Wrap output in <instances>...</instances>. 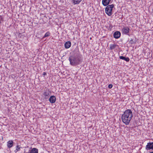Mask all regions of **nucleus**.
Returning <instances> with one entry per match:
<instances>
[{
	"instance_id": "13",
	"label": "nucleus",
	"mask_w": 153,
	"mask_h": 153,
	"mask_svg": "<svg viewBox=\"0 0 153 153\" xmlns=\"http://www.w3.org/2000/svg\"><path fill=\"white\" fill-rule=\"evenodd\" d=\"M119 58L120 59L123 60L127 62H128L130 60V59L128 57L121 56H119Z\"/></svg>"
},
{
	"instance_id": "20",
	"label": "nucleus",
	"mask_w": 153,
	"mask_h": 153,
	"mask_svg": "<svg viewBox=\"0 0 153 153\" xmlns=\"http://www.w3.org/2000/svg\"><path fill=\"white\" fill-rule=\"evenodd\" d=\"M46 74H47L45 72H44L42 74V75L44 76L46 75Z\"/></svg>"
},
{
	"instance_id": "2",
	"label": "nucleus",
	"mask_w": 153,
	"mask_h": 153,
	"mask_svg": "<svg viewBox=\"0 0 153 153\" xmlns=\"http://www.w3.org/2000/svg\"><path fill=\"white\" fill-rule=\"evenodd\" d=\"M133 117V113L131 109L126 110L122 114L121 117L122 122L126 125L129 124Z\"/></svg>"
},
{
	"instance_id": "4",
	"label": "nucleus",
	"mask_w": 153,
	"mask_h": 153,
	"mask_svg": "<svg viewBox=\"0 0 153 153\" xmlns=\"http://www.w3.org/2000/svg\"><path fill=\"white\" fill-rule=\"evenodd\" d=\"M51 94V92L48 88L44 90L43 93V95L45 99H47Z\"/></svg>"
},
{
	"instance_id": "12",
	"label": "nucleus",
	"mask_w": 153,
	"mask_h": 153,
	"mask_svg": "<svg viewBox=\"0 0 153 153\" xmlns=\"http://www.w3.org/2000/svg\"><path fill=\"white\" fill-rule=\"evenodd\" d=\"M71 42L70 41H68L65 43V47L66 48L68 49L71 47Z\"/></svg>"
},
{
	"instance_id": "16",
	"label": "nucleus",
	"mask_w": 153,
	"mask_h": 153,
	"mask_svg": "<svg viewBox=\"0 0 153 153\" xmlns=\"http://www.w3.org/2000/svg\"><path fill=\"white\" fill-rule=\"evenodd\" d=\"M22 148L21 146L19 145H17L16 147V149L14 151V152H17L19 151L20 150V149Z\"/></svg>"
},
{
	"instance_id": "3",
	"label": "nucleus",
	"mask_w": 153,
	"mask_h": 153,
	"mask_svg": "<svg viewBox=\"0 0 153 153\" xmlns=\"http://www.w3.org/2000/svg\"><path fill=\"white\" fill-rule=\"evenodd\" d=\"M107 6L105 10V13L108 16H111L112 14V11L113 8L114 7V5L112 4Z\"/></svg>"
},
{
	"instance_id": "19",
	"label": "nucleus",
	"mask_w": 153,
	"mask_h": 153,
	"mask_svg": "<svg viewBox=\"0 0 153 153\" xmlns=\"http://www.w3.org/2000/svg\"><path fill=\"white\" fill-rule=\"evenodd\" d=\"M112 87L113 85L111 84H109L108 86V87L109 88H111Z\"/></svg>"
},
{
	"instance_id": "17",
	"label": "nucleus",
	"mask_w": 153,
	"mask_h": 153,
	"mask_svg": "<svg viewBox=\"0 0 153 153\" xmlns=\"http://www.w3.org/2000/svg\"><path fill=\"white\" fill-rule=\"evenodd\" d=\"M50 33L48 31L47 32L43 37V38H44L46 37L49 36L50 35Z\"/></svg>"
},
{
	"instance_id": "15",
	"label": "nucleus",
	"mask_w": 153,
	"mask_h": 153,
	"mask_svg": "<svg viewBox=\"0 0 153 153\" xmlns=\"http://www.w3.org/2000/svg\"><path fill=\"white\" fill-rule=\"evenodd\" d=\"M117 45L115 44L110 45H109L110 49L111 50H112L116 48Z\"/></svg>"
},
{
	"instance_id": "10",
	"label": "nucleus",
	"mask_w": 153,
	"mask_h": 153,
	"mask_svg": "<svg viewBox=\"0 0 153 153\" xmlns=\"http://www.w3.org/2000/svg\"><path fill=\"white\" fill-rule=\"evenodd\" d=\"M26 153H38V151L37 149L34 148L31 150H29L28 152Z\"/></svg>"
},
{
	"instance_id": "9",
	"label": "nucleus",
	"mask_w": 153,
	"mask_h": 153,
	"mask_svg": "<svg viewBox=\"0 0 153 153\" xmlns=\"http://www.w3.org/2000/svg\"><path fill=\"white\" fill-rule=\"evenodd\" d=\"M49 101L50 102L52 103L55 102L56 101V98L54 96H51L49 99Z\"/></svg>"
},
{
	"instance_id": "18",
	"label": "nucleus",
	"mask_w": 153,
	"mask_h": 153,
	"mask_svg": "<svg viewBox=\"0 0 153 153\" xmlns=\"http://www.w3.org/2000/svg\"><path fill=\"white\" fill-rule=\"evenodd\" d=\"M129 43L131 44H133L135 43V42H134L132 39H131L129 41Z\"/></svg>"
},
{
	"instance_id": "5",
	"label": "nucleus",
	"mask_w": 153,
	"mask_h": 153,
	"mask_svg": "<svg viewBox=\"0 0 153 153\" xmlns=\"http://www.w3.org/2000/svg\"><path fill=\"white\" fill-rule=\"evenodd\" d=\"M130 29L127 26H124L122 29V31L123 34L128 35Z\"/></svg>"
},
{
	"instance_id": "7",
	"label": "nucleus",
	"mask_w": 153,
	"mask_h": 153,
	"mask_svg": "<svg viewBox=\"0 0 153 153\" xmlns=\"http://www.w3.org/2000/svg\"><path fill=\"white\" fill-rule=\"evenodd\" d=\"M121 36V33L120 31H116L115 32L114 34V37L116 39L119 38Z\"/></svg>"
},
{
	"instance_id": "23",
	"label": "nucleus",
	"mask_w": 153,
	"mask_h": 153,
	"mask_svg": "<svg viewBox=\"0 0 153 153\" xmlns=\"http://www.w3.org/2000/svg\"><path fill=\"white\" fill-rule=\"evenodd\" d=\"M10 153V152H9V153Z\"/></svg>"
},
{
	"instance_id": "1",
	"label": "nucleus",
	"mask_w": 153,
	"mask_h": 153,
	"mask_svg": "<svg viewBox=\"0 0 153 153\" xmlns=\"http://www.w3.org/2000/svg\"><path fill=\"white\" fill-rule=\"evenodd\" d=\"M69 60L71 65L75 66L79 65L82 62V56L78 53L71 55L69 57Z\"/></svg>"
},
{
	"instance_id": "21",
	"label": "nucleus",
	"mask_w": 153,
	"mask_h": 153,
	"mask_svg": "<svg viewBox=\"0 0 153 153\" xmlns=\"http://www.w3.org/2000/svg\"><path fill=\"white\" fill-rule=\"evenodd\" d=\"M109 27H110V29L111 30L113 26H112V25H110Z\"/></svg>"
},
{
	"instance_id": "6",
	"label": "nucleus",
	"mask_w": 153,
	"mask_h": 153,
	"mask_svg": "<svg viewBox=\"0 0 153 153\" xmlns=\"http://www.w3.org/2000/svg\"><path fill=\"white\" fill-rule=\"evenodd\" d=\"M146 149L147 150H149L151 149H153V143H148L146 146Z\"/></svg>"
},
{
	"instance_id": "22",
	"label": "nucleus",
	"mask_w": 153,
	"mask_h": 153,
	"mask_svg": "<svg viewBox=\"0 0 153 153\" xmlns=\"http://www.w3.org/2000/svg\"><path fill=\"white\" fill-rule=\"evenodd\" d=\"M149 153H153V152H150Z\"/></svg>"
},
{
	"instance_id": "8",
	"label": "nucleus",
	"mask_w": 153,
	"mask_h": 153,
	"mask_svg": "<svg viewBox=\"0 0 153 153\" xmlns=\"http://www.w3.org/2000/svg\"><path fill=\"white\" fill-rule=\"evenodd\" d=\"M111 0H102V3L103 5L105 6H106L109 5Z\"/></svg>"
},
{
	"instance_id": "11",
	"label": "nucleus",
	"mask_w": 153,
	"mask_h": 153,
	"mask_svg": "<svg viewBox=\"0 0 153 153\" xmlns=\"http://www.w3.org/2000/svg\"><path fill=\"white\" fill-rule=\"evenodd\" d=\"M13 144V142L12 140H10L7 142V146L9 148L12 147Z\"/></svg>"
},
{
	"instance_id": "14",
	"label": "nucleus",
	"mask_w": 153,
	"mask_h": 153,
	"mask_svg": "<svg viewBox=\"0 0 153 153\" xmlns=\"http://www.w3.org/2000/svg\"><path fill=\"white\" fill-rule=\"evenodd\" d=\"M73 4H77L80 3L82 0H71Z\"/></svg>"
}]
</instances>
